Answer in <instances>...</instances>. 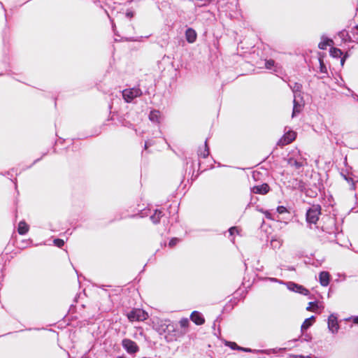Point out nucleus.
<instances>
[{
    "label": "nucleus",
    "instance_id": "4468645a",
    "mask_svg": "<svg viewBox=\"0 0 358 358\" xmlns=\"http://www.w3.org/2000/svg\"><path fill=\"white\" fill-rule=\"evenodd\" d=\"M197 34L196 31L192 29L188 28L185 31V38L188 43H192L196 40Z\"/></svg>",
    "mask_w": 358,
    "mask_h": 358
},
{
    "label": "nucleus",
    "instance_id": "f257e3e1",
    "mask_svg": "<svg viewBox=\"0 0 358 358\" xmlns=\"http://www.w3.org/2000/svg\"><path fill=\"white\" fill-rule=\"evenodd\" d=\"M287 164L292 168L297 174H300L301 169L306 164V159L300 154L299 151L293 152L288 155L287 159Z\"/></svg>",
    "mask_w": 358,
    "mask_h": 358
},
{
    "label": "nucleus",
    "instance_id": "cd10ccee",
    "mask_svg": "<svg viewBox=\"0 0 358 358\" xmlns=\"http://www.w3.org/2000/svg\"><path fill=\"white\" fill-rule=\"evenodd\" d=\"M275 65V62L273 59L266 61L265 66L267 69H271Z\"/></svg>",
    "mask_w": 358,
    "mask_h": 358
},
{
    "label": "nucleus",
    "instance_id": "79ce46f5",
    "mask_svg": "<svg viewBox=\"0 0 358 358\" xmlns=\"http://www.w3.org/2000/svg\"><path fill=\"white\" fill-rule=\"evenodd\" d=\"M357 99H358V96H357Z\"/></svg>",
    "mask_w": 358,
    "mask_h": 358
},
{
    "label": "nucleus",
    "instance_id": "72a5a7b5",
    "mask_svg": "<svg viewBox=\"0 0 358 358\" xmlns=\"http://www.w3.org/2000/svg\"><path fill=\"white\" fill-rule=\"evenodd\" d=\"M240 350H242L244 352H252V351L250 348H242V347H241Z\"/></svg>",
    "mask_w": 358,
    "mask_h": 358
},
{
    "label": "nucleus",
    "instance_id": "1a4fd4ad",
    "mask_svg": "<svg viewBox=\"0 0 358 358\" xmlns=\"http://www.w3.org/2000/svg\"><path fill=\"white\" fill-rule=\"evenodd\" d=\"M328 329L332 334H336L339 329L337 317L335 314H331L328 317Z\"/></svg>",
    "mask_w": 358,
    "mask_h": 358
},
{
    "label": "nucleus",
    "instance_id": "bb28decb",
    "mask_svg": "<svg viewBox=\"0 0 358 358\" xmlns=\"http://www.w3.org/2000/svg\"><path fill=\"white\" fill-rule=\"evenodd\" d=\"M225 345L228 347H229L230 348H231L232 350H241V347L238 346L236 343L234 342H230V341H227L226 342Z\"/></svg>",
    "mask_w": 358,
    "mask_h": 358
},
{
    "label": "nucleus",
    "instance_id": "5701e85b",
    "mask_svg": "<svg viewBox=\"0 0 358 358\" xmlns=\"http://www.w3.org/2000/svg\"><path fill=\"white\" fill-rule=\"evenodd\" d=\"M289 87L294 93V96L295 94H301L302 85L300 83H294V85H289Z\"/></svg>",
    "mask_w": 358,
    "mask_h": 358
},
{
    "label": "nucleus",
    "instance_id": "c85d7f7f",
    "mask_svg": "<svg viewBox=\"0 0 358 358\" xmlns=\"http://www.w3.org/2000/svg\"><path fill=\"white\" fill-rule=\"evenodd\" d=\"M53 242H54V244L59 248L62 247L64 244V241L59 238L55 239Z\"/></svg>",
    "mask_w": 358,
    "mask_h": 358
},
{
    "label": "nucleus",
    "instance_id": "20e7f679",
    "mask_svg": "<svg viewBox=\"0 0 358 358\" xmlns=\"http://www.w3.org/2000/svg\"><path fill=\"white\" fill-rule=\"evenodd\" d=\"M320 215V206L318 205H313L306 213V221L310 225L312 224H315L319 219Z\"/></svg>",
    "mask_w": 358,
    "mask_h": 358
},
{
    "label": "nucleus",
    "instance_id": "f3484780",
    "mask_svg": "<svg viewBox=\"0 0 358 358\" xmlns=\"http://www.w3.org/2000/svg\"><path fill=\"white\" fill-rule=\"evenodd\" d=\"M315 317L314 316H311L310 317L306 319L301 327V331L303 332L311 327L315 322Z\"/></svg>",
    "mask_w": 358,
    "mask_h": 358
},
{
    "label": "nucleus",
    "instance_id": "c756f323",
    "mask_svg": "<svg viewBox=\"0 0 358 358\" xmlns=\"http://www.w3.org/2000/svg\"><path fill=\"white\" fill-rule=\"evenodd\" d=\"M277 211L278 213L282 214V213L287 212V209L285 207L280 206L277 208Z\"/></svg>",
    "mask_w": 358,
    "mask_h": 358
},
{
    "label": "nucleus",
    "instance_id": "6ab92c4d",
    "mask_svg": "<svg viewBox=\"0 0 358 358\" xmlns=\"http://www.w3.org/2000/svg\"><path fill=\"white\" fill-rule=\"evenodd\" d=\"M163 216L162 211L159 210H155L153 215H150V220L154 224L159 222L160 218Z\"/></svg>",
    "mask_w": 358,
    "mask_h": 358
},
{
    "label": "nucleus",
    "instance_id": "2f4dec72",
    "mask_svg": "<svg viewBox=\"0 0 358 358\" xmlns=\"http://www.w3.org/2000/svg\"><path fill=\"white\" fill-rule=\"evenodd\" d=\"M229 232L231 235H234L235 233L238 232V229L236 227H233L229 229Z\"/></svg>",
    "mask_w": 358,
    "mask_h": 358
},
{
    "label": "nucleus",
    "instance_id": "b1692460",
    "mask_svg": "<svg viewBox=\"0 0 358 358\" xmlns=\"http://www.w3.org/2000/svg\"><path fill=\"white\" fill-rule=\"evenodd\" d=\"M330 54L334 57H340L342 55L343 52L340 49L333 48L330 50Z\"/></svg>",
    "mask_w": 358,
    "mask_h": 358
},
{
    "label": "nucleus",
    "instance_id": "473e14b6",
    "mask_svg": "<svg viewBox=\"0 0 358 358\" xmlns=\"http://www.w3.org/2000/svg\"><path fill=\"white\" fill-rule=\"evenodd\" d=\"M134 12L131 10H127L126 13V16L129 18H131L134 16Z\"/></svg>",
    "mask_w": 358,
    "mask_h": 358
},
{
    "label": "nucleus",
    "instance_id": "6e6552de",
    "mask_svg": "<svg viewBox=\"0 0 358 358\" xmlns=\"http://www.w3.org/2000/svg\"><path fill=\"white\" fill-rule=\"evenodd\" d=\"M122 347L129 354H134L139 350L137 344L128 338H124L122 342Z\"/></svg>",
    "mask_w": 358,
    "mask_h": 358
},
{
    "label": "nucleus",
    "instance_id": "f8f14e48",
    "mask_svg": "<svg viewBox=\"0 0 358 358\" xmlns=\"http://www.w3.org/2000/svg\"><path fill=\"white\" fill-rule=\"evenodd\" d=\"M190 319L196 325H201L205 322L203 317L198 311H193L190 315Z\"/></svg>",
    "mask_w": 358,
    "mask_h": 358
},
{
    "label": "nucleus",
    "instance_id": "2eb2a0df",
    "mask_svg": "<svg viewBox=\"0 0 358 358\" xmlns=\"http://www.w3.org/2000/svg\"><path fill=\"white\" fill-rule=\"evenodd\" d=\"M330 275L327 271H322L319 275L320 283L323 287H327L329 283Z\"/></svg>",
    "mask_w": 358,
    "mask_h": 358
},
{
    "label": "nucleus",
    "instance_id": "e433bc0d",
    "mask_svg": "<svg viewBox=\"0 0 358 358\" xmlns=\"http://www.w3.org/2000/svg\"><path fill=\"white\" fill-rule=\"evenodd\" d=\"M294 358H305V356L303 355H296L294 357Z\"/></svg>",
    "mask_w": 358,
    "mask_h": 358
},
{
    "label": "nucleus",
    "instance_id": "f704fd0d",
    "mask_svg": "<svg viewBox=\"0 0 358 358\" xmlns=\"http://www.w3.org/2000/svg\"><path fill=\"white\" fill-rule=\"evenodd\" d=\"M300 184H301L300 181L296 180V185H293V187L294 188L300 187H301Z\"/></svg>",
    "mask_w": 358,
    "mask_h": 358
},
{
    "label": "nucleus",
    "instance_id": "ea45409f",
    "mask_svg": "<svg viewBox=\"0 0 358 358\" xmlns=\"http://www.w3.org/2000/svg\"><path fill=\"white\" fill-rule=\"evenodd\" d=\"M343 63H344V59H342L341 60V64H343Z\"/></svg>",
    "mask_w": 358,
    "mask_h": 358
},
{
    "label": "nucleus",
    "instance_id": "7ed1b4c3",
    "mask_svg": "<svg viewBox=\"0 0 358 358\" xmlns=\"http://www.w3.org/2000/svg\"><path fill=\"white\" fill-rule=\"evenodd\" d=\"M127 316L130 322H142L148 319V314L142 309L134 308L130 311Z\"/></svg>",
    "mask_w": 358,
    "mask_h": 358
},
{
    "label": "nucleus",
    "instance_id": "39448f33",
    "mask_svg": "<svg viewBox=\"0 0 358 358\" xmlns=\"http://www.w3.org/2000/svg\"><path fill=\"white\" fill-rule=\"evenodd\" d=\"M141 94L142 91L138 87L125 89L122 91V96L127 103L132 101L136 97L141 96Z\"/></svg>",
    "mask_w": 358,
    "mask_h": 358
},
{
    "label": "nucleus",
    "instance_id": "ddd939ff",
    "mask_svg": "<svg viewBox=\"0 0 358 358\" xmlns=\"http://www.w3.org/2000/svg\"><path fill=\"white\" fill-rule=\"evenodd\" d=\"M180 327L182 329L180 331H178V336H182L187 332L188 326H189V320L187 318H182L179 322Z\"/></svg>",
    "mask_w": 358,
    "mask_h": 358
},
{
    "label": "nucleus",
    "instance_id": "7c9ffc66",
    "mask_svg": "<svg viewBox=\"0 0 358 358\" xmlns=\"http://www.w3.org/2000/svg\"><path fill=\"white\" fill-rule=\"evenodd\" d=\"M178 238H172L170 241H169V246L171 247H173L178 242Z\"/></svg>",
    "mask_w": 358,
    "mask_h": 358
},
{
    "label": "nucleus",
    "instance_id": "f03ea898",
    "mask_svg": "<svg viewBox=\"0 0 358 358\" xmlns=\"http://www.w3.org/2000/svg\"><path fill=\"white\" fill-rule=\"evenodd\" d=\"M152 324L154 329L160 335L164 334L166 331H176L173 325L171 324V322L167 319L154 317L152 319Z\"/></svg>",
    "mask_w": 358,
    "mask_h": 358
},
{
    "label": "nucleus",
    "instance_id": "dca6fc26",
    "mask_svg": "<svg viewBox=\"0 0 358 358\" xmlns=\"http://www.w3.org/2000/svg\"><path fill=\"white\" fill-rule=\"evenodd\" d=\"M162 119L161 113L159 110H152L149 114V120L155 123H159Z\"/></svg>",
    "mask_w": 358,
    "mask_h": 358
},
{
    "label": "nucleus",
    "instance_id": "58836bf2",
    "mask_svg": "<svg viewBox=\"0 0 358 358\" xmlns=\"http://www.w3.org/2000/svg\"><path fill=\"white\" fill-rule=\"evenodd\" d=\"M273 282H278V280L276 278H271L270 279Z\"/></svg>",
    "mask_w": 358,
    "mask_h": 358
},
{
    "label": "nucleus",
    "instance_id": "9b49d317",
    "mask_svg": "<svg viewBox=\"0 0 358 358\" xmlns=\"http://www.w3.org/2000/svg\"><path fill=\"white\" fill-rule=\"evenodd\" d=\"M269 186L266 183L260 185L254 186L252 188V192L255 194H265L269 192Z\"/></svg>",
    "mask_w": 358,
    "mask_h": 358
},
{
    "label": "nucleus",
    "instance_id": "4c0bfd02",
    "mask_svg": "<svg viewBox=\"0 0 358 358\" xmlns=\"http://www.w3.org/2000/svg\"><path fill=\"white\" fill-rule=\"evenodd\" d=\"M148 146H150L149 143L148 142H145V148L147 149Z\"/></svg>",
    "mask_w": 358,
    "mask_h": 358
},
{
    "label": "nucleus",
    "instance_id": "9d476101",
    "mask_svg": "<svg viewBox=\"0 0 358 358\" xmlns=\"http://www.w3.org/2000/svg\"><path fill=\"white\" fill-rule=\"evenodd\" d=\"M287 288L292 292L300 293L303 295H308L309 293V291L303 286L292 282L287 284Z\"/></svg>",
    "mask_w": 358,
    "mask_h": 358
},
{
    "label": "nucleus",
    "instance_id": "4be33fe9",
    "mask_svg": "<svg viewBox=\"0 0 358 358\" xmlns=\"http://www.w3.org/2000/svg\"><path fill=\"white\" fill-rule=\"evenodd\" d=\"M323 308L318 302H310L306 310L308 311L316 312L319 308Z\"/></svg>",
    "mask_w": 358,
    "mask_h": 358
},
{
    "label": "nucleus",
    "instance_id": "0eeeda50",
    "mask_svg": "<svg viewBox=\"0 0 358 358\" xmlns=\"http://www.w3.org/2000/svg\"><path fill=\"white\" fill-rule=\"evenodd\" d=\"M296 137V133L294 131L289 130L278 141V145L281 147L288 145V144L291 143L293 141H294Z\"/></svg>",
    "mask_w": 358,
    "mask_h": 358
},
{
    "label": "nucleus",
    "instance_id": "412c9836",
    "mask_svg": "<svg viewBox=\"0 0 358 358\" xmlns=\"http://www.w3.org/2000/svg\"><path fill=\"white\" fill-rule=\"evenodd\" d=\"M333 41L327 38L323 37L322 41L318 44V47L321 50H325L327 46L331 45Z\"/></svg>",
    "mask_w": 358,
    "mask_h": 358
},
{
    "label": "nucleus",
    "instance_id": "423d86ee",
    "mask_svg": "<svg viewBox=\"0 0 358 358\" xmlns=\"http://www.w3.org/2000/svg\"><path fill=\"white\" fill-rule=\"evenodd\" d=\"M293 111L292 117H294L296 115L300 113L303 108L304 101L301 94H295L293 101Z\"/></svg>",
    "mask_w": 358,
    "mask_h": 358
},
{
    "label": "nucleus",
    "instance_id": "a19ab883",
    "mask_svg": "<svg viewBox=\"0 0 358 358\" xmlns=\"http://www.w3.org/2000/svg\"><path fill=\"white\" fill-rule=\"evenodd\" d=\"M305 358H310V356H306Z\"/></svg>",
    "mask_w": 358,
    "mask_h": 358
},
{
    "label": "nucleus",
    "instance_id": "a878e982",
    "mask_svg": "<svg viewBox=\"0 0 358 358\" xmlns=\"http://www.w3.org/2000/svg\"><path fill=\"white\" fill-rule=\"evenodd\" d=\"M209 155V149H208V145H207V141H206L205 142V149L203 150V151H199V155L200 157H202L203 158H206Z\"/></svg>",
    "mask_w": 358,
    "mask_h": 358
},
{
    "label": "nucleus",
    "instance_id": "c9c22d12",
    "mask_svg": "<svg viewBox=\"0 0 358 358\" xmlns=\"http://www.w3.org/2000/svg\"><path fill=\"white\" fill-rule=\"evenodd\" d=\"M352 320L355 323L358 324V316L354 317Z\"/></svg>",
    "mask_w": 358,
    "mask_h": 358
},
{
    "label": "nucleus",
    "instance_id": "a211bd4d",
    "mask_svg": "<svg viewBox=\"0 0 358 358\" xmlns=\"http://www.w3.org/2000/svg\"><path fill=\"white\" fill-rule=\"evenodd\" d=\"M29 229V225L24 221H21L18 224L17 231L20 235H24L28 232Z\"/></svg>",
    "mask_w": 358,
    "mask_h": 358
},
{
    "label": "nucleus",
    "instance_id": "393cba45",
    "mask_svg": "<svg viewBox=\"0 0 358 358\" xmlns=\"http://www.w3.org/2000/svg\"><path fill=\"white\" fill-rule=\"evenodd\" d=\"M342 176L350 185V189H355V182L353 180V178L350 176L343 175V174H342Z\"/></svg>",
    "mask_w": 358,
    "mask_h": 358
},
{
    "label": "nucleus",
    "instance_id": "aec40b11",
    "mask_svg": "<svg viewBox=\"0 0 358 358\" xmlns=\"http://www.w3.org/2000/svg\"><path fill=\"white\" fill-rule=\"evenodd\" d=\"M282 241L276 236H274L271 240V246L274 249H278L282 245Z\"/></svg>",
    "mask_w": 358,
    "mask_h": 358
}]
</instances>
